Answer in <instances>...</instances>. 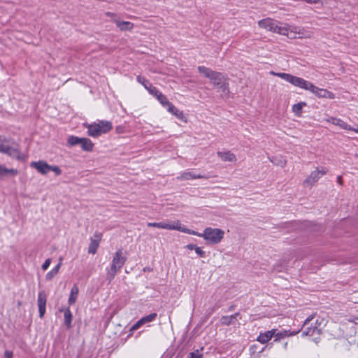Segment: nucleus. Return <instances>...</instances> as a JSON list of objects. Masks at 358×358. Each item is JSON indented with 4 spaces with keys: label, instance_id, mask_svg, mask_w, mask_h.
<instances>
[{
    "label": "nucleus",
    "instance_id": "f257e3e1",
    "mask_svg": "<svg viewBox=\"0 0 358 358\" xmlns=\"http://www.w3.org/2000/svg\"><path fill=\"white\" fill-rule=\"evenodd\" d=\"M189 234L203 238L208 244L217 245L223 240L225 233L220 228L206 227L203 229V233L190 229Z\"/></svg>",
    "mask_w": 358,
    "mask_h": 358
},
{
    "label": "nucleus",
    "instance_id": "f03ea898",
    "mask_svg": "<svg viewBox=\"0 0 358 358\" xmlns=\"http://www.w3.org/2000/svg\"><path fill=\"white\" fill-rule=\"evenodd\" d=\"M258 25L260 28L273 33L284 36L288 35L289 26L287 24H285L282 26V23L271 18H266L259 20L258 22Z\"/></svg>",
    "mask_w": 358,
    "mask_h": 358
},
{
    "label": "nucleus",
    "instance_id": "7ed1b4c3",
    "mask_svg": "<svg viewBox=\"0 0 358 358\" xmlns=\"http://www.w3.org/2000/svg\"><path fill=\"white\" fill-rule=\"evenodd\" d=\"M198 71L206 78L210 79L214 87L217 88L220 87L223 84V82L228 78V77L222 73L213 71L204 66H198Z\"/></svg>",
    "mask_w": 358,
    "mask_h": 358
},
{
    "label": "nucleus",
    "instance_id": "20e7f679",
    "mask_svg": "<svg viewBox=\"0 0 358 358\" xmlns=\"http://www.w3.org/2000/svg\"><path fill=\"white\" fill-rule=\"evenodd\" d=\"M87 129V134L92 137H97L102 134H106L113 128L112 124L109 121L100 120L97 123L84 124Z\"/></svg>",
    "mask_w": 358,
    "mask_h": 358
},
{
    "label": "nucleus",
    "instance_id": "39448f33",
    "mask_svg": "<svg viewBox=\"0 0 358 358\" xmlns=\"http://www.w3.org/2000/svg\"><path fill=\"white\" fill-rule=\"evenodd\" d=\"M271 73L287 81L288 83L292 84L293 85H294L296 87H299L301 89L306 90L310 91V89L313 84L312 83H310L308 80H306L303 78H299V77H297L295 76H292L289 73H275L273 71H271Z\"/></svg>",
    "mask_w": 358,
    "mask_h": 358
},
{
    "label": "nucleus",
    "instance_id": "423d86ee",
    "mask_svg": "<svg viewBox=\"0 0 358 358\" xmlns=\"http://www.w3.org/2000/svg\"><path fill=\"white\" fill-rule=\"evenodd\" d=\"M127 258L122 250H117L113 258L110 269L108 272L110 279L114 278L116 273L122 268L126 262Z\"/></svg>",
    "mask_w": 358,
    "mask_h": 358
},
{
    "label": "nucleus",
    "instance_id": "0eeeda50",
    "mask_svg": "<svg viewBox=\"0 0 358 358\" xmlns=\"http://www.w3.org/2000/svg\"><path fill=\"white\" fill-rule=\"evenodd\" d=\"M67 144L69 146L79 145L85 151H91L94 147V144L90 139L87 138H79L75 136H71L68 138Z\"/></svg>",
    "mask_w": 358,
    "mask_h": 358
},
{
    "label": "nucleus",
    "instance_id": "6e6552de",
    "mask_svg": "<svg viewBox=\"0 0 358 358\" xmlns=\"http://www.w3.org/2000/svg\"><path fill=\"white\" fill-rule=\"evenodd\" d=\"M160 229L166 230H175L185 234H189V229L187 228L181 222L178 220L173 221L165 220L160 222Z\"/></svg>",
    "mask_w": 358,
    "mask_h": 358
},
{
    "label": "nucleus",
    "instance_id": "1a4fd4ad",
    "mask_svg": "<svg viewBox=\"0 0 358 358\" xmlns=\"http://www.w3.org/2000/svg\"><path fill=\"white\" fill-rule=\"evenodd\" d=\"M1 153L13 157H20L17 144L9 140L1 142Z\"/></svg>",
    "mask_w": 358,
    "mask_h": 358
},
{
    "label": "nucleus",
    "instance_id": "9d476101",
    "mask_svg": "<svg viewBox=\"0 0 358 358\" xmlns=\"http://www.w3.org/2000/svg\"><path fill=\"white\" fill-rule=\"evenodd\" d=\"M327 169L322 170L316 169L312 171L310 175L303 181V186L305 187H312L319 180V179L327 173Z\"/></svg>",
    "mask_w": 358,
    "mask_h": 358
},
{
    "label": "nucleus",
    "instance_id": "9b49d317",
    "mask_svg": "<svg viewBox=\"0 0 358 358\" xmlns=\"http://www.w3.org/2000/svg\"><path fill=\"white\" fill-rule=\"evenodd\" d=\"M310 91L318 98H327L330 99L335 98V95L331 92L326 89L319 88L313 84H312Z\"/></svg>",
    "mask_w": 358,
    "mask_h": 358
},
{
    "label": "nucleus",
    "instance_id": "f8f14e48",
    "mask_svg": "<svg viewBox=\"0 0 358 358\" xmlns=\"http://www.w3.org/2000/svg\"><path fill=\"white\" fill-rule=\"evenodd\" d=\"M157 317V313H151L143 317L138 320L130 329V331L133 332L140 328L142 325L154 321Z\"/></svg>",
    "mask_w": 358,
    "mask_h": 358
},
{
    "label": "nucleus",
    "instance_id": "ddd939ff",
    "mask_svg": "<svg viewBox=\"0 0 358 358\" xmlns=\"http://www.w3.org/2000/svg\"><path fill=\"white\" fill-rule=\"evenodd\" d=\"M47 296L43 291H41L38 294V306L39 310V317L43 318L45 313Z\"/></svg>",
    "mask_w": 358,
    "mask_h": 358
},
{
    "label": "nucleus",
    "instance_id": "4468645a",
    "mask_svg": "<svg viewBox=\"0 0 358 358\" xmlns=\"http://www.w3.org/2000/svg\"><path fill=\"white\" fill-rule=\"evenodd\" d=\"M275 331L276 329H273L271 330H268L264 332H261L258 337L257 338V341L262 344H266L274 336Z\"/></svg>",
    "mask_w": 358,
    "mask_h": 358
},
{
    "label": "nucleus",
    "instance_id": "2eb2a0df",
    "mask_svg": "<svg viewBox=\"0 0 358 358\" xmlns=\"http://www.w3.org/2000/svg\"><path fill=\"white\" fill-rule=\"evenodd\" d=\"M31 166L41 174H46L50 171V166L43 161L33 162Z\"/></svg>",
    "mask_w": 358,
    "mask_h": 358
},
{
    "label": "nucleus",
    "instance_id": "dca6fc26",
    "mask_svg": "<svg viewBox=\"0 0 358 358\" xmlns=\"http://www.w3.org/2000/svg\"><path fill=\"white\" fill-rule=\"evenodd\" d=\"M167 110L172 115H175L178 119L185 122H187V118L184 115L183 112L178 109L172 103L169 104V107L167 108Z\"/></svg>",
    "mask_w": 358,
    "mask_h": 358
},
{
    "label": "nucleus",
    "instance_id": "f3484780",
    "mask_svg": "<svg viewBox=\"0 0 358 358\" xmlns=\"http://www.w3.org/2000/svg\"><path fill=\"white\" fill-rule=\"evenodd\" d=\"M115 24L121 31H131L134 27V23L129 21H122L120 20H115Z\"/></svg>",
    "mask_w": 358,
    "mask_h": 358
},
{
    "label": "nucleus",
    "instance_id": "a211bd4d",
    "mask_svg": "<svg viewBox=\"0 0 358 358\" xmlns=\"http://www.w3.org/2000/svg\"><path fill=\"white\" fill-rule=\"evenodd\" d=\"M298 333V331H290L289 330H283L280 332L276 333L275 332L274 334V341L278 342L280 341L282 338H285L286 337H289L296 335Z\"/></svg>",
    "mask_w": 358,
    "mask_h": 358
},
{
    "label": "nucleus",
    "instance_id": "6ab92c4d",
    "mask_svg": "<svg viewBox=\"0 0 358 358\" xmlns=\"http://www.w3.org/2000/svg\"><path fill=\"white\" fill-rule=\"evenodd\" d=\"M327 122H331L333 124L337 125L343 129L352 130V128L344 121L341 119H337L333 117L326 120Z\"/></svg>",
    "mask_w": 358,
    "mask_h": 358
},
{
    "label": "nucleus",
    "instance_id": "aec40b11",
    "mask_svg": "<svg viewBox=\"0 0 358 358\" xmlns=\"http://www.w3.org/2000/svg\"><path fill=\"white\" fill-rule=\"evenodd\" d=\"M136 79L139 83L143 85L150 94L152 93V89H156V87L152 86V85L145 78L141 76H138Z\"/></svg>",
    "mask_w": 358,
    "mask_h": 358
},
{
    "label": "nucleus",
    "instance_id": "412c9836",
    "mask_svg": "<svg viewBox=\"0 0 358 358\" xmlns=\"http://www.w3.org/2000/svg\"><path fill=\"white\" fill-rule=\"evenodd\" d=\"M78 292H79V290H78V287L77 286L74 285L71 288V292H70V295L69 297V300H68L69 305H73L76 303L77 298H78Z\"/></svg>",
    "mask_w": 358,
    "mask_h": 358
},
{
    "label": "nucleus",
    "instance_id": "4be33fe9",
    "mask_svg": "<svg viewBox=\"0 0 358 358\" xmlns=\"http://www.w3.org/2000/svg\"><path fill=\"white\" fill-rule=\"evenodd\" d=\"M320 334V331L317 327L315 325L314 327H309L307 330L303 331L302 333V336H313L315 335H319Z\"/></svg>",
    "mask_w": 358,
    "mask_h": 358
},
{
    "label": "nucleus",
    "instance_id": "5701e85b",
    "mask_svg": "<svg viewBox=\"0 0 358 358\" xmlns=\"http://www.w3.org/2000/svg\"><path fill=\"white\" fill-rule=\"evenodd\" d=\"M306 106V102H300L296 104H294L292 106V111L298 116L301 117L302 113V108L303 106Z\"/></svg>",
    "mask_w": 358,
    "mask_h": 358
},
{
    "label": "nucleus",
    "instance_id": "b1692460",
    "mask_svg": "<svg viewBox=\"0 0 358 358\" xmlns=\"http://www.w3.org/2000/svg\"><path fill=\"white\" fill-rule=\"evenodd\" d=\"M218 88L222 90V93L224 94V96H225L226 97H229L230 94L229 78H227L224 82H223V84Z\"/></svg>",
    "mask_w": 358,
    "mask_h": 358
},
{
    "label": "nucleus",
    "instance_id": "393cba45",
    "mask_svg": "<svg viewBox=\"0 0 358 358\" xmlns=\"http://www.w3.org/2000/svg\"><path fill=\"white\" fill-rule=\"evenodd\" d=\"M64 317L65 324H66V326L68 327H71V320H72V314H71L69 308H67L64 310Z\"/></svg>",
    "mask_w": 358,
    "mask_h": 358
},
{
    "label": "nucleus",
    "instance_id": "a878e982",
    "mask_svg": "<svg viewBox=\"0 0 358 358\" xmlns=\"http://www.w3.org/2000/svg\"><path fill=\"white\" fill-rule=\"evenodd\" d=\"M271 162L273 164L279 167H284L287 164L285 158H272Z\"/></svg>",
    "mask_w": 358,
    "mask_h": 358
},
{
    "label": "nucleus",
    "instance_id": "bb28decb",
    "mask_svg": "<svg viewBox=\"0 0 358 358\" xmlns=\"http://www.w3.org/2000/svg\"><path fill=\"white\" fill-rule=\"evenodd\" d=\"M99 247V242L95 240H92L88 248V252L90 254H95Z\"/></svg>",
    "mask_w": 358,
    "mask_h": 358
},
{
    "label": "nucleus",
    "instance_id": "cd10ccee",
    "mask_svg": "<svg viewBox=\"0 0 358 358\" xmlns=\"http://www.w3.org/2000/svg\"><path fill=\"white\" fill-rule=\"evenodd\" d=\"M158 101L164 107H169V104L171 103L167 99L166 96L162 94V95L159 96Z\"/></svg>",
    "mask_w": 358,
    "mask_h": 358
},
{
    "label": "nucleus",
    "instance_id": "c85d7f7f",
    "mask_svg": "<svg viewBox=\"0 0 358 358\" xmlns=\"http://www.w3.org/2000/svg\"><path fill=\"white\" fill-rule=\"evenodd\" d=\"M181 178L184 180H190L194 178H200L201 177L200 176H193L190 173H185L181 176Z\"/></svg>",
    "mask_w": 358,
    "mask_h": 358
},
{
    "label": "nucleus",
    "instance_id": "c756f323",
    "mask_svg": "<svg viewBox=\"0 0 358 358\" xmlns=\"http://www.w3.org/2000/svg\"><path fill=\"white\" fill-rule=\"evenodd\" d=\"M58 273L54 271L52 268L48 271L45 275V279L47 280H51L55 275H57Z\"/></svg>",
    "mask_w": 358,
    "mask_h": 358
},
{
    "label": "nucleus",
    "instance_id": "7c9ffc66",
    "mask_svg": "<svg viewBox=\"0 0 358 358\" xmlns=\"http://www.w3.org/2000/svg\"><path fill=\"white\" fill-rule=\"evenodd\" d=\"M105 15L111 18L112 21L115 24V20H119L120 18L117 17V14L113 12H106Z\"/></svg>",
    "mask_w": 358,
    "mask_h": 358
},
{
    "label": "nucleus",
    "instance_id": "2f4dec72",
    "mask_svg": "<svg viewBox=\"0 0 358 358\" xmlns=\"http://www.w3.org/2000/svg\"><path fill=\"white\" fill-rule=\"evenodd\" d=\"M203 355L200 350H195L189 354L190 358H202Z\"/></svg>",
    "mask_w": 358,
    "mask_h": 358
},
{
    "label": "nucleus",
    "instance_id": "473e14b6",
    "mask_svg": "<svg viewBox=\"0 0 358 358\" xmlns=\"http://www.w3.org/2000/svg\"><path fill=\"white\" fill-rule=\"evenodd\" d=\"M194 251L200 257H205V252L203 250V249L201 247H199L196 245Z\"/></svg>",
    "mask_w": 358,
    "mask_h": 358
},
{
    "label": "nucleus",
    "instance_id": "72a5a7b5",
    "mask_svg": "<svg viewBox=\"0 0 358 358\" xmlns=\"http://www.w3.org/2000/svg\"><path fill=\"white\" fill-rule=\"evenodd\" d=\"M234 319L232 316L231 317H223L222 318V324L225 325H229L231 323V320Z\"/></svg>",
    "mask_w": 358,
    "mask_h": 358
},
{
    "label": "nucleus",
    "instance_id": "f704fd0d",
    "mask_svg": "<svg viewBox=\"0 0 358 358\" xmlns=\"http://www.w3.org/2000/svg\"><path fill=\"white\" fill-rule=\"evenodd\" d=\"M51 264V259H47L44 262L43 264H42L41 266V268L43 271H45L48 269V268L50 266Z\"/></svg>",
    "mask_w": 358,
    "mask_h": 358
},
{
    "label": "nucleus",
    "instance_id": "c9c22d12",
    "mask_svg": "<svg viewBox=\"0 0 358 358\" xmlns=\"http://www.w3.org/2000/svg\"><path fill=\"white\" fill-rule=\"evenodd\" d=\"M50 171H53L57 176L61 174V170L58 166H50Z\"/></svg>",
    "mask_w": 358,
    "mask_h": 358
},
{
    "label": "nucleus",
    "instance_id": "e433bc0d",
    "mask_svg": "<svg viewBox=\"0 0 358 358\" xmlns=\"http://www.w3.org/2000/svg\"><path fill=\"white\" fill-rule=\"evenodd\" d=\"M152 95L155 96L157 99L158 100L159 99V96L162 95V93L160 92L157 88L156 89H152V93H151Z\"/></svg>",
    "mask_w": 358,
    "mask_h": 358
},
{
    "label": "nucleus",
    "instance_id": "4c0bfd02",
    "mask_svg": "<svg viewBox=\"0 0 358 358\" xmlns=\"http://www.w3.org/2000/svg\"><path fill=\"white\" fill-rule=\"evenodd\" d=\"M152 95L155 96L157 99L158 100L159 99V96L162 95V93L160 92L157 88L156 89H152V93H151Z\"/></svg>",
    "mask_w": 358,
    "mask_h": 358
},
{
    "label": "nucleus",
    "instance_id": "58836bf2",
    "mask_svg": "<svg viewBox=\"0 0 358 358\" xmlns=\"http://www.w3.org/2000/svg\"><path fill=\"white\" fill-rule=\"evenodd\" d=\"M148 227L160 229V222H149V223H148Z\"/></svg>",
    "mask_w": 358,
    "mask_h": 358
},
{
    "label": "nucleus",
    "instance_id": "ea45409f",
    "mask_svg": "<svg viewBox=\"0 0 358 358\" xmlns=\"http://www.w3.org/2000/svg\"><path fill=\"white\" fill-rule=\"evenodd\" d=\"M217 155L219 157H231L234 154H231L229 152H218Z\"/></svg>",
    "mask_w": 358,
    "mask_h": 358
},
{
    "label": "nucleus",
    "instance_id": "a19ab883",
    "mask_svg": "<svg viewBox=\"0 0 358 358\" xmlns=\"http://www.w3.org/2000/svg\"><path fill=\"white\" fill-rule=\"evenodd\" d=\"M62 259L61 258L59 259V262L54 268H52V269L54 271H55L57 273H59V269L61 268V266H62Z\"/></svg>",
    "mask_w": 358,
    "mask_h": 358
},
{
    "label": "nucleus",
    "instance_id": "79ce46f5",
    "mask_svg": "<svg viewBox=\"0 0 358 358\" xmlns=\"http://www.w3.org/2000/svg\"><path fill=\"white\" fill-rule=\"evenodd\" d=\"M3 358H13V354L10 351H6Z\"/></svg>",
    "mask_w": 358,
    "mask_h": 358
},
{
    "label": "nucleus",
    "instance_id": "37998d69",
    "mask_svg": "<svg viewBox=\"0 0 358 358\" xmlns=\"http://www.w3.org/2000/svg\"><path fill=\"white\" fill-rule=\"evenodd\" d=\"M299 34H300L301 32H299ZM302 36H299V38H310L311 35L310 33L308 32H306V34H303V33H301Z\"/></svg>",
    "mask_w": 358,
    "mask_h": 358
},
{
    "label": "nucleus",
    "instance_id": "c03bdc74",
    "mask_svg": "<svg viewBox=\"0 0 358 358\" xmlns=\"http://www.w3.org/2000/svg\"><path fill=\"white\" fill-rule=\"evenodd\" d=\"M196 245L194 244H187L185 248L190 250H194Z\"/></svg>",
    "mask_w": 358,
    "mask_h": 358
},
{
    "label": "nucleus",
    "instance_id": "a18cd8bd",
    "mask_svg": "<svg viewBox=\"0 0 358 358\" xmlns=\"http://www.w3.org/2000/svg\"><path fill=\"white\" fill-rule=\"evenodd\" d=\"M313 319V315H310L309 317H308L305 322H304V324H306L308 322H309L310 320H312Z\"/></svg>",
    "mask_w": 358,
    "mask_h": 358
},
{
    "label": "nucleus",
    "instance_id": "49530a36",
    "mask_svg": "<svg viewBox=\"0 0 358 358\" xmlns=\"http://www.w3.org/2000/svg\"><path fill=\"white\" fill-rule=\"evenodd\" d=\"M1 174H2L3 173L6 172L7 171H6V170H5V169H1Z\"/></svg>",
    "mask_w": 358,
    "mask_h": 358
},
{
    "label": "nucleus",
    "instance_id": "de8ad7c7",
    "mask_svg": "<svg viewBox=\"0 0 358 358\" xmlns=\"http://www.w3.org/2000/svg\"><path fill=\"white\" fill-rule=\"evenodd\" d=\"M352 130L356 131V132H358V129H352Z\"/></svg>",
    "mask_w": 358,
    "mask_h": 358
},
{
    "label": "nucleus",
    "instance_id": "09e8293b",
    "mask_svg": "<svg viewBox=\"0 0 358 358\" xmlns=\"http://www.w3.org/2000/svg\"><path fill=\"white\" fill-rule=\"evenodd\" d=\"M287 343H285V348H286V347H287Z\"/></svg>",
    "mask_w": 358,
    "mask_h": 358
},
{
    "label": "nucleus",
    "instance_id": "8fccbe9b",
    "mask_svg": "<svg viewBox=\"0 0 358 358\" xmlns=\"http://www.w3.org/2000/svg\"><path fill=\"white\" fill-rule=\"evenodd\" d=\"M357 320H358V318H357Z\"/></svg>",
    "mask_w": 358,
    "mask_h": 358
}]
</instances>
